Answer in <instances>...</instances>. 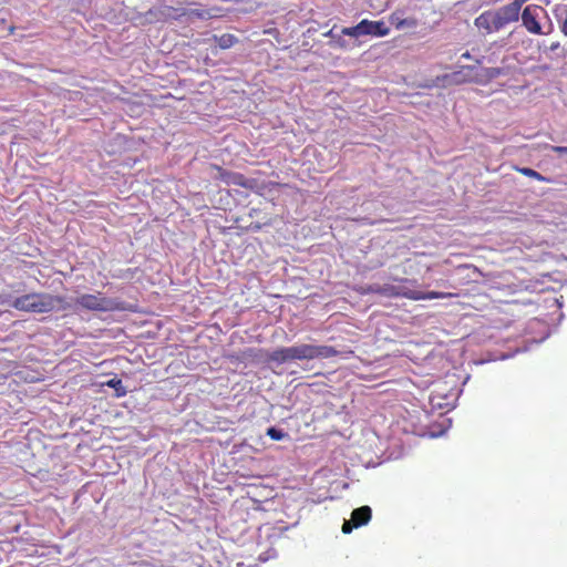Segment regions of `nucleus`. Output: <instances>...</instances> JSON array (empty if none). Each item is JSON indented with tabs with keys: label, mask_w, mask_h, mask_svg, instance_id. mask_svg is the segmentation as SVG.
<instances>
[{
	"label": "nucleus",
	"mask_w": 567,
	"mask_h": 567,
	"mask_svg": "<svg viewBox=\"0 0 567 567\" xmlns=\"http://www.w3.org/2000/svg\"><path fill=\"white\" fill-rule=\"evenodd\" d=\"M215 41L220 49L226 50L237 43L238 39L234 34L225 33L220 37H215Z\"/></svg>",
	"instance_id": "ddd939ff"
},
{
	"label": "nucleus",
	"mask_w": 567,
	"mask_h": 567,
	"mask_svg": "<svg viewBox=\"0 0 567 567\" xmlns=\"http://www.w3.org/2000/svg\"><path fill=\"white\" fill-rule=\"evenodd\" d=\"M359 23L363 35L384 37L390 32L383 21L363 19Z\"/></svg>",
	"instance_id": "6e6552de"
},
{
	"label": "nucleus",
	"mask_w": 567,
	"mask_h": 567,
	"mask_svg": "<svg viewBox=\"0 0 567 567\" xmlns=\"http://www.w3.org/2000/svg\"><path fill=\"white\" fill-rule=\"evenodd\" d=\"M254 229H260V225L254 226Z\"/></svg>",
	"instance_id": "b1692460"
},
{
	"label": "nucleus",
	"mask_w": 567,
	"mask_h": 567,
	"mask_svg": "<svg viewBox=\"0 0 567 567\" xmlns=\"http://www.w3.org/2000/svg\"><path fill=\"white\" fill-rule=\"evenodd\" d=\"M267 435L274 441H280L287 437L288 433L276 426H270L267 429Z\"/></svg>",
	"instance_id": "4468645a"
},
{
	"label": "nucleus",
	"mask_w": 567,
	"mask_h": 567,
	"mask_svg": "<svg viewBox=\"0 0 567 567\" xmlns=\"http://www.w3.org/2000/svg\"><path fill=\"white\" fill-rule=\"evenodd\" d=\"M461 59H466V60L472 59L471 53H470L468 51L464 52V53L461 55Z\"/></svg>",
	"instance_id": "4be33fe9"
},
{
	"label": "nucleus",
	"mask_w": 567,
	"mask_h": 567,
	"mask_svg": "<svg viewBox=\"0 0 567 567\" xmlns=\"http://www.w3.org/2000/svg\"><path fill=\"white\" fill-rule=\"evenodd\" d=\"M330 45L346 49L348 47V42L342 38V34H338L334 40L330 42Z\"/></svg>",
	"instance_id": "a211bd4d"
},
{
	"label": "nucleus",
	"mask_w": 567,
	"mask_h": 567,
	"mask_svg": "<svg viewBox=\"0 0 567 567\" xmlns=\"http://www.w3.org/2000/svg\"><path fill=\"white\" fill-rule=\"evenodd\" d=\"M75 303L91 311H113L121 310L120 303L115 299L97 295H81L76 298Z\"/></svg>",
	"instance_id": "39448f33"
},
{
	"label": "nucleus",
	"mask_w": 567,
	"mask_h": 567,
	"mask_svg": "<svg viewBox=\"0 0 567 567\" xmlns=\"http://www.w3.org/2000/svg\"><path fill=\"white\" fill-rule=\"evenodd\" d=\"M518 171L525 175V176H528V177H533V178H536L538 181H545V177L542 176L538 172L529 168V167H523V168H518Z\"/></svg>",
	"instance_id": "f3484780"
},
{
	"label": "nucleus",
	"mask_w": 567,
	"mask_h": 567,
	"mask_svg": "<svg viewBox=\"0 0 567 567\" xmlns=\"http://www.w3.org/2000/svg\"><path fill=\"white\" fill-rule=\"evenodd\" d=\"M558 48H559V43H558V42H554V43H551V44H550V48H549V49H550L551 51H555V50H557Z\"/></svg>",
	"instance_id": "5701e85b"
},
{
	"label": "nucleus",
	"mask_w": 567,
	"mask_h": 567,
	"mask_svg": "<svg viewBox=\"0 0 567 567\" xmlns=\"http://www.w3.org/2000/svg\"><path fill=\"white\" fill-rule=\"evenodd\" d=\"M390 21L398 30H409L417 27V20L415 18H402L399 12H394Z\"/></svg>",
	"instance_id": "9d476101"
},
{
	"label": "nucleus",
	"mask_w": 567,
	"mask_h": 567,
	"mask_svg": "<svg viewBox=\"0 0 567 567\" xmlns=\"http://www.w3.org/2000/svg\"><path fill=\"white\" fill-rule=\"evenodd\" d=\"M64 299L45 292H32L16 298L11 307L25 312L47 313L59 308Z\"/></svg>",
	"instance_id": "7ed1b4c3"
},
{
	"label": "nucleus",
	"mask_w": 567,
	"mask_h": 567,
	"mask_svg": "<svg viewBox=\"0 0 567 567\" xmlns=\"http://www.w3.org/2000/svg\"><path fill=\"white\" fill-rule=\"evenodd\" d=\"M482 72L483 76L487 80H493L504 74L503 69L501 68H485Z\"/></svg>",
	"instance_id": "2eb2a0df"
},
{
	"label": "nucleus",
	"mask_w": 567,
	"mask_h": 567,
	"mask_svg": "<svg viewBox=\"0 0 567 567\" xmlns=\"http://www.w3.org/2000/svg\"><path fill=\"white\" fill-rule=\"evenodd\" d=\"M168 17L181 18L186 17L187 20L194 21L198 20H209L218 17V9H176V8H167Z\"/></svg>",
	"instance_id": "423d86ee"
},
{
	"label": "nucleus",
	"mask_w": 567,
	"mask_h": 567,
	"mask_svg": "<svg viewBox=\"0 0 567 567\" xmlns=\"http://www.w3.org/2000/svg\"><path fill=\"white\" fill-rule=\"evenodd\" d=\"M229 184L238 185L244 188L252 189L255 185L254 179L246 178L243 174L239 173H231L229 174L228 181Z\"/></svg>",
	"instance_id": "9b49d317"
},
{
	"label": "nucleus",
	"mask_w": 567,
	"mask_h": 567,
	"mask_svg": "<svg viewBox=\"0 0 567 567\" xmlns=\"http://www.w3.org/2000/svg\"><path fill=\"white\" fill-rule=\"evenodd\" d=\"M383 291L388 296H402L411 300L436 299L443 296L442 293L435 291L422 292L416 290H410L406 288H399L394 286L385 287L383 288Z\"/></svg>",
	"instance_id": "0eeeda50"
},
{
	"label": "nucleus",
	"mask_w": 567,
	"mask_h": 567,
	"mask_svg": "<svg viewBox=\"0 0 567 567\" xmlns=\"http://www.w3.org/2000/svg\"><path fill=\"white\" fill-rule=\"evenodd\" d=\"M526 1L514 0L497 9L484 11L474 20V24L486 33L498 32L519 20L520 9Z\"/></svg>",
	"instance_id": "f03ea898"
},
{
	"label": "nucleus",
	"mask_w": 567,
	"mask_h": 567,
	"mask_svg": "<svg viewBox=\"0 0 567 567\" xmlns=\"http://www.w3.org/2000/svg\"><path fill=\"white\" fill-rule=\"evenodd\" d=\"M341 34H342V35L352 37V38H360V37H363L362 31H361V29H360V23H358V24H357V25H354V27L343 28V29L341 30Z\"/></svg>",
	"instance_id": "dca6fc26"
},
{
	"label": "nucleus",
	"mask_w": 567,
	"mask_h": 567,
	"mask_svg": "<svg viewBox=\"0 0 567 567\" xmlns=\"http://www.w3.org/2000/svg\"><path fill=\"white\" fill-rule=\"evenodd\" d=\"M372 511L369 506L355 508L351 514V519L355 528L363 526L371 519Z\"/></svg>",
	"instance_id": "1a4fd4ad"
},
{
	"label": "nucleus",
	"mask_w": 567,
	"mask_h": 567,
	"mask_svg": "<svg viewBox=\"0 0 567 567\" xmlns=\"http://www.w3.org/2000/svg\"><path fill=\"white\" fill-rule=\"evenodd\" d=\"M339 354V351L330 346L296 344L287 348H278L267 354L268 362L278 365L296 360L328 359Z\"/></svg>",
	"instance_id": "f257e3e1"
},
{
	"label": "nucleus",
	"mask_w": 567,
	"mask_h": 567,
	"mask_svg": "<svg viewBox=\"0 0 567 567\" xmlns=\"http://www.w3.org/2000/svg\"><path fill=\"white\" fill-rule=\"evenodd\" d=\"M324 35H326V37H330V38L332 39L331 41H333V40H334V38H336L338 34H334V33H333V29H331V30H329L327 33H324Z\"/></svg>",
	"instance_id": "412c9836"
},
{
	"label": "nucleus",
	"mask_w": 567,
	"mask_h": 567,
	"mask_svg": "<svg viewBox=\"0 0 567 567\" xmlns=\"http://www.w3.org/2000/svg\"><path fill=\"white\" fill-rule=\"evenodd\" d=\"M353 528H355V526L353 525L352 519L346 520L342 525V533L350 534Z\"/></svg>",
	"instance_id": "6ab92c4d"
},
{
	"label": "nucleus",
	"mask_w": 567,
	"mask_h": 567,
	"mask_svg": "<svg viewBox=\"0 0 567 567\" xmlns=\"http://www.w3.org/2000/svg\"><path fill=\"white\" fill-rule=\"evenodd\" d=\"M551 150L558 155H567V146H553Z\"/></svg>",
	"instance_id": "aec40b11"
},
{
	"label": "nucleus",
	"mask_w": 567,
	"mask_h": 567,
	"mask_svg": "<svg viewBox=\"0 0 567 567\" xmlns=\"http://www.w3.org/2000/svg\"><path fill=\"white\" fill-rule=\"evenodd\" d=\"M519 18L522 19V24L529 33H545L542 28V21L546 20L548 16L543 7L538 4H528L525 8L522 7Z\"/></svg>",
	"instance_id": "20e7f679"
},
{
	"label": "nucleus",
	"mask_w": 567,
	"mask_h": 567,
	"mask_svg": "<svg viewBox=\"0 0 567 567\" xmlns=\"http://www.w3.org/2000/svg\"><path fill=\"white\" fill-rule=\"evenodd\" d=\"M104 384L109 388L114 389L115 395L117 398L125 396L127 393V389H126V386H124L121 379L113 378V379L107 380Z\"/></svg>",
	"instance_id": "f8f14e48"
}]
</instances>
